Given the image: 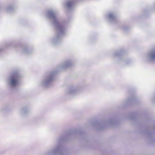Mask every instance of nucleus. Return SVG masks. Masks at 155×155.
Instances as JSON below:
<instances>
[{
    "instance_id": "obj_3",
    "label": "nucleus",
    "mask_w": 155,
    "mask_h": 155,
    "mask_svg": "<svg viewBox=\"0 0 155 155\" xmlns=\"http://www.w3.org/2000/svg\"><path fill=\"white\" fill-rule=\"evenodd\" d=\"M68 6H69L70 5V4L69 3L68 4Z\"/></svg>"
},
{
    "instance_id": "obj_4",
    "label": "nucleus",
    "mask_w": 155,
    "mask_h": 155,
    "mask_svg": "<svg viewBox=\"0 0 155 155\" xmlns=\"http://www.w3.org/2000/svg\"><path fill=\"white\" fill-rule=\"evenodd\" d=\"M112 15H110V17L111 18L112 17Z\"/></svg>"
},
{
    "instance_id": "obj_1",
    "label": "nucleus",
    "mask_w": 155,
    "mask_h": 155,
    "mask_svg": "<svg viewBox=\"0 0 155 155\" xmlns=\"http://www.w3.org/2000/svg\"><path fill=\"white\" fill-rule=\"evenodd\" d=\"M19 77L17 73H13L11 78V84L12 85L15 86L17 85L19 82Z\"/></svg>"
},
{
    "instance_id": "obj_2",
    "label": "nucleus",
    "mask_w": 155,
    "mask_h": 155,
    "mask_svg": "<svg viewBox=\"0 0 155 155\" xmlns=\"http://www.w3.org/2000/svg\"><path fill=\"white\" fill-rule=\"evenodd\" d=\"M151 56L152 58H155V50L151 52Z\"/></svg>"
}]
</instances>
